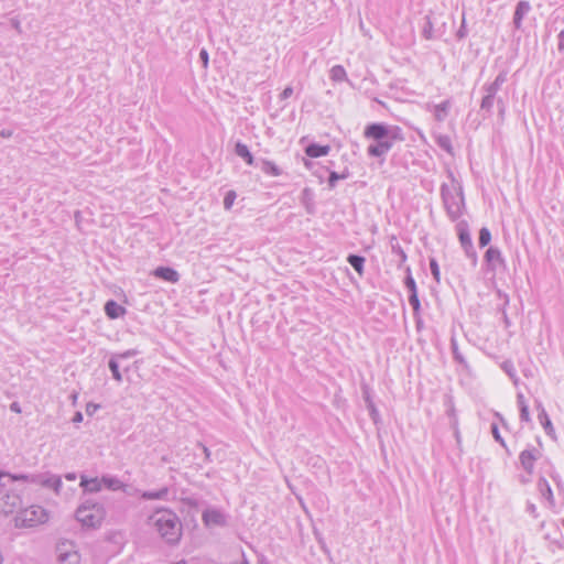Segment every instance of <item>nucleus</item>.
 Segmentation results:
<instances>
[{
    "label": "nucleus",
    "instance_id": "f257e3e1",
    "mask_svg": "<svg viewBox=\"0 0 564 564\" xmlns=\"http://www.w3.org/2000/svg\"><path fill=\"white\" fill-rule=\"evenodd\" d=\"M149 523L153 525L159 535L169 544H177L182 538L183 525L178 516L171 509L159 508L150 517Z\"/></svg>",
    "mask_w": 564,
    "mask_h": 564
},
{
    "label": "nucleus",
    "instance_id": "f03ea898",
    "mask_svg": "<svg viewBox=\"0 0 564 564\" xmlns=\"http://www.w3.org/2000/svg\"><path fill=\"white\" fill-rule=\"evenodd\" d=\"M449 177L451 183H443L441 186V196L447 216L455 221L462 216L465 202L460 183L455 180L452 173H449Z\"/></svg>",
    "mask_w": 564,
    "mask_h": 564
},
{
    "label": "nucleus",
    "instance_id": "7ed1b4c3",
    "mask_svg": "<svg viewBox=\"0 0 564 564\" xmlns=\"http://www.w3.org/2000/svg\"><path fill=\"white\" fill-rule=\"evenodd\" d=\"M75 517L85 528H99L106 517L104 505L91 498H85L78 506Z\"/></svg>",
    "mask_w": 564,
    "mask_h": 564
},
{
    "label": "nucleus",
    "instance_id": "20e7f679",
    "mask_svg": "<svg viewBox=\"0 0 564 564\" xmlns=\"http://www.w3.org/2000/svg\"><path fill=\"white\" fill-rule=\"evenodd\" d=\"M47 519L48 514L46 510L40 506H32L23 510L19 517V520L23 527H35L46 522Z\"/></svg>",
    "mask_w": 564,
    "mask_h": 564
},
{
    "label": "nucleus",
    "instance_id": "39448f33",
    "mask_svg": "<svg viewBox=\"0 0 564 564\" xmlns=\"http://www.w3.org/2000/svg\"><path fill=\"white\" fill-rule=\"evenodd\" d=\"M58 564H79L80 555L70 542H62L57 545Z\"/></svg>",
    "mask_w": 564,
    "mask_h": 564
},
{
    "label": "nucleus",
    "instance_id": "423d86ee",
    "mask_svg": "<svg viewBox=\"0 0 564 564\" xmlns=\"http://www.w3.org/2000/svg\"><path fill=\"white\" fill-rule=\"evenodd\" d=\"M365 137L375 141L394 140L395 137L388 126L383 123H371L366 127Z\"/></svg>",
    "mask_w": 564,
    "mask_h": 564
},
{
    "label": "nucleus",
    "instance_id": "0eeeda50",
    "mask_svg": "<svg viewBox=\"0 0 564 564\" xmlns=\"http://www.w3.org/2000/svg\"><path fill=\"white\" fill-rule=\"evenodd\" d=\"M202 520L207 528L227 525V516L221 510L215 508L204 510Z\"/></svg>",
    "mask_w": 564,
    "mask_h": 564
},
{
    "label": "nucleus",
    "instance_id": "6e6552de",
    "mask_svg": "<svg viewBox=\"0 0 564 564\" xmlns=\"http://www.w3.org/2000/svg\"><path fill=\"white\" fill-rule=\"evenodd\" d=\"M31 482L35 484V485H40L45 488L53 489L56 494L59 492V489L62 487L61 477H58L56 475H48V474L33 475L31 478Z\"/></svg>",
    "mask_w": 564,
    "mask_h": 564
},
{
    "label": "nucleus",
    "instance_id": "1a4fd4ad",
    "mask_svg": "<svg viewBox=\"0 0 564 564\" xmlns=\"http://www.w3.org/2000/svg\"><path fill=\"white\" fill-rule=\"evenodd\" d=\"M539 451L534 447L524 449L520 453L519 459L525 471L532 474L534 468V462L539 458Z\"/></svg>",
    "mask_w": 564,
    "mask_h": 564
},
{
    "label": "nucleus",
    "instance_id": "9d476101",
    "mask_svg": "<svg viewBox=\"0 0 564 564\" xmlns=\"http://www.w3.org/2000/svg\"><path fill=\"white\" fill-rule=\"evenodd\" d=\"M394 140L376 141L367 149L368 155L380 158L386 155L392 148Z\"/></svg>",
    "mask_w": 564,
    "mask_h": 564
},
{
    "label": "nucleus",
    "instance_id": "9b49d317",
    "mask_svg": "<svg viewBox=\"0 0 564 564\" xmlns=\"http://www.w3.org/2000/svg\"><path fill=\"white\" fill-rule=\"evenodd\" d=\"M536 410H538V420L540 424L542 425L545 433L551 436L552 438H555V430L553 427V424L541 402H536Z\"/></svg>",
    "mask_w": 564,
    "mask_h": 564
},
{
    "label": "nucleus",
    "instance_id": "f8f14e48",
    "mask_svg": "<svg viewBox=\"0 0 564 564\" xmlns=\"http://www.w3.org/2000/svg\"><path fill=\"white\" fill-rule=\"evenodd\" d=\"M507 82V72H500L494 82L485 84L482 90L485 95L496 97L501 86Z\"/></svg>",
    "mask_w": 564,
    "mask_h": 564
},
{
    "label": "nucleus",
    "instance_id": "ddd939ff",
    "mask_svg": "<svg viewBox=\"0 0 564 564\" xmlns=\"http://www.w3.org/2000/svg\"><path fill=\"white\" fill-rule=\"evenodd\" d=\"M531 11V4L527 0H521L517 3L513 14V25L517 30L522 26L523 18Z\"/></svg>",
    "mask_w": 564,
    "mask_h": 564
},
{
    "label": "nucleus",
    "instance_id": "4468645a",
    "mask_svg": "<svg viewBox=\"0 0 564 564\" xmlns=\"http://www.w3.org/2000/svg\"><path fill=\"white\" fill-rule=\"evenodd\" d=\"M170 488L169 487H162L158 490H144L140 492V498L143 500H163L169 501L170 500Z\"/></svg>",
    "mask_w": 564,
    "mask_h": 564
},
{
    "label": "nucleus",
    "instance_id": "2eb2a0df",
    "mask_svg": "<svg viewBox=\"0 0 564 564\" xmlns=\"http://www.w3.org/2000/svg\"><path fill=\"white\" fill-rule=\"evenodd\" d=\"M153 275L155 278L162 279V280L171 282V283H176L180 280L178 272L170 267H158L153 271Z\"/></svg>",
    "mask_w": 564,
    "mask_h": 564
},
{
    "label": "nucleus",
    "instance_id": "dca6fc26",
    "mask_svg": "<svg viewBox=\"0 0 564 564\" xmlns=\"http://www.w3.org/2000/svg\"><path fill=\"white\" fill-rule=\"evenodd\" d=\"M485 260L490 270H496V264H505L501 251L496 247H489L485 253Z\"/></svg>",
    "mask_w": 564,
    "mask_h": 564
},
{
    "label": "nucleus",
    "instance_id": "f3484780",
    "mask_svg": "<svg viewBox=\"0 0 564 564\" xmlns=\"http://www.w3.org/2000/svg\"><path fill=\"white\" fill-rule=\"evenodd\" d=\"M456 230H457L458 240H459L462 247L473 243L470 231H469V225L466 220H459L456 225Z\"/></svg>",
    "mask_w": 564,
    "mask_h": 564
},
{
    "label": "nucleus",
    "instance_id": "a211bd4d",
    "mask_svg": "<svg viewBox=\"0 0 564 564\" xmlns=\"http://www.w3.org/2000/svg\"><path fill=\"white\" fill-rule=\"evenodd\" d=\"M126 312L127 310L113 300H109L105 304V313L111 319L123 316Z\"/></svg>",
    "mask_w": 564,
    "mask_h": 564
},
{
    "label": "nucleus",
    "instance_id": "6ab92c4d",
    "mask_svg": "<svg viewBox=\"0 0 564 564\" xmlns=\"http://www.w3.org/2000/svg\"><path fill=\"white\" fill-rule=\"evenodd\" d=\"M80 486L83 487L85 492H98L101 490L102 480L99 478H87L85 476H82Z\"/></svg>",
    "mask_w": 564,
    "mask_h": 564
},
{
    "label": "nucleus",
    "instance_id": "aec40b11",
    "mask_svg": "<svg viewBox=\"0 0 564 564\" xmlns=\"http://www.w3.org/2000/svg\"><path fill=\"white\" fill-rule=\"evenodd\" d=\"M330 151L329 145H321L317 143H311L305 148V153L310 158H319L327 155Z\"/></svg>",
    "mask_w": 564,
    "mask_h": 564
},
{
    "label": "nucleus",
    "instance_id": "412c9836",
    "mask_svg": "<svg viewBox=\"0 0 564 564\" xmlns=\"http://www.w3.org/2000/svg\"><path fill=\"white\" fill-rule=\"evenodd\" d=\"M2 499L4 500L3 511L6 513L13 512L21 505V499L15 494H7Z\"/></svg>",
    "mask_w": 564,
    "mask_h": 564
},
{
    "label": "nucleus",
    "instance_id": "4be33fe9",
    "mask_svg": "<svg viewBox=\"0 0 564 564\" xmlns=\"http://www.w3.org/2000/svg\"><path fill=\"white\" fill-rule=\"evenodd\" d=\"M449 108H451V101L448 99L444 100L443 102H441L438 105H434L433 112H434L435 120H437L438 122L444 121L446 119V117L448 116Z\"/></svg>",
    "mask_w": 564,
    "mask_h": 564
},
{
    "label": "nucleus",
    "instance_id": "5701e85b",
    "mask_svg": "<svg viewBox=\"0 0 564 564\" xmlns=\"http://www.w3.org/2000/svg\"><path fill=\"white\" fill-rule=\"evenodd\" d=\"M261 171L271 176H280L282 174V170L272 161L261 159L259 161Z\"/></svg>",
    "mask_w": 564,
    "mask_h": 564
},
{
    "label": "nucleus",
    "instance_id": "b1692460",
    "mask_svg": "<svg viewBox=\"0 0 564 564\" xmlns=\"http://www.w3.org/2000/svg\"><path fill=\"white\" fill-rule=\"evenodd\" d=\"M235 153L241 159H243L248 165L254 164V158L249 151V148L245 143L237 142L235 145Z\"/></svg>",
    "mask_w": 564,
    "mask_h": 564
},
{
    "label": "nucleus",
    "instance_id": "393cba45",
    "mask_svg": "<svg viewBox=\"0 0 564 564\" xmlns=\"http://www.w3.org/2000/svg\"><path fill=\"white\" fill-rule=\"evenodd\" d=\"M538 489L543 498H545L551 503H554L553 491L551 489L550 484L544 477L539 478L538 480Z\"/></svg>",
    "mask_w": 564,
    "mask_h": 564
},
{
    "label": "nucleus",
    "instance_id": "a878e982",
    "mask_svg": "<svg viewBox=\"0 0 564 564\" xmlns=\"http://www.w3.org/2000/svg\"><path fill=\"white\" fill-rule=\"evenodd\" d=\"M366 259L359 254H349L347 257V262L356 270L359 275L364 274V265Z\"/></svg>",
    "mask_w": 564,
    "mask_h": 564
},
{
    "label": "nucleus",
    "instance_id": "bb28decb",
    "mask_svg": "<svg viewBox=\"0 0 564 564\" xmlns=\"http://www.w3.org/2000/svg\"><path fill=\"white\" fill-rule=\"evenodd\" d=\"M495 100L496 97H491L484 94V97L480 102V111L485 113V117H490L492 115Z\"/></svg>",
    "mask_w": 564,
    "mask_h": 564
},
{
    "label": "nucleus",
    "instance_id": "cd10ccee",
    "mask_svg": "<svg viewBox=\"0 0 564 564\" xmlns=\"http://www.w3.org/2000/svg\"><path fill=\"white\" fill-rule=\"evenodd\" d=\"M436 144L449 154H453L452 140L446 134H440L436 138Z\"/></svg>",
    "mask_w": 564,
    "mask_h": 564
},
{
    "label": "nucleus",
    "instance_id": "c85d7f7f",
    "mask_svg": "<svg viewBox=\"0 0 564 564\" xmlns=\"http://www.w3.org/2000/svg\"><path fill=\"white\" fill-rule=\"evenodd\" d=\"M350 175L349 171L346 169L343 173H337L332 171L328 177V186L329 188H334L336 186V182L339 180H346Z\"/></svg>",
    "mask_w": 564,
    "mask_h": 564
},
{
    "label": "nucleus",
    "instance_id": "c756f323",
    "mask_svg": "<svg viewBox=\"0 0 564 564\" xmlns=\"http://www.w3.org/2000/svg\"><path fill=\"white\" fill-rule=\"evenodd\" d=\"M118 360L115 356H112L108 362V366H109V369L112 373V377L116 381L118 382H121L122 381V375L119 370V364H118Z\"/></svg>",
    "mask_w": 564,
    "mask_h": 564
},
{
    "label": "nucleus",
    "instance_id": "7c9ffc66",
    "mask_svg": "<svg viewBox=\"0 0 564 564\" xmlns=\"http://www.w3.org/2000/svg\"><path fill=\"white\" fill-rule=\"evenodd\" d=\"M451 349H452V352H453V356H454V359L460 364V365H464L466 366L467 362H466V359L464 358V356L462 355V352L459 351L458 349V345H457V340L455 337H452L451 338Z\"/></svg>",
    "mask_w": 564,
    "mask_h": 564
},
{
    "label": "nucleus",
    "instance_id": "2f4dec72",
    "mask_svg": "<svg viewBox=\"0 0 564 564\" xmlns=\"http://www.w3.org/2000/svg\"><path fill=\"white\" fill-rule=\"evenodd\" d=\"M102 485H105L110 490H119L123 487V484L115 477H102Z\"/></svg>",
    "mask_w": 564,
    "mask_h": 564
},
{
    "label": "nucleus",
    "instance_id": "473e14b6",
    "mask_svg": "<svg viewBox=\"0 0 564 564\" xmlns=\"http://www.w3.org/2000/svg\"><path fill=\"white\" fill-rule=\"evenodd\" d=\"M330 78L335 82H343L346 78V70L341 65H335L330 69Z\"/></svg>",
    "mask_w": 564,
    "mask_h": 564
},
{
    "label": "nucleus",
    "instance_id": "72a5a7b5",
    "mask_svg": "<svg viewBox=\"0 0 564 564\" xmlns=\"http://www.w3.org/2000/svg\"><path fill=\"white\" fill-rule=\"evenodd\" d=\"M490 241H491L490 230L487 227H482L479 230V238H478L479 247L484 248V247L488 246L490 243Z\"/></svg>",
    "mask_w": 564,
    "mask_h": 564
},
{
    "label": "nucleus",
    "instance_id": "f704fd0d",
    "mask_svg": "<svg viewBox=\"0 0 564 564\" xmlns=\"http://www.w3.org/2000/svg\"><path fill=\"white\" fill-rule=\"evenodd\" d=\"M462 248H463L466 257L470 260L471 264L474 267H476L477 262H478V256H477V252H476V250L474 248V245L473 243L471 245H467V246L462 247Z\"/></svg>",
    "mask_w": 564,
    "mask_h": 564
},
{
    "label": "nucleus",
    "instance_id": "c9c22d12",
    "mask_svg": "<svg viewBox=\"0 0 564 564\" xmlns=\"http://www.w3.org/2000/svg\"><path fill=\"white\" fill-rule=\"evenodd\" d=\"M405 271H406V276L404 280V284H405L406 289L410 291V294L417 293L416 283L411 274V269L408 267Z\"/></svg>",
    "mask_w": 564,
    "mask_h": 564
},
{
    "label": "nucleus",
    "instance_id": "e433bc0d",
    "mask_svg": "<svg viewBox=\"0 0 564 564\" xmlns=\"http://www.w3.org/2000/svg\"><path fill=\"white\" fill-rule=\"evenodd\" d=\"M409 303L413 308L414 316H417L421 308V303L417 296V293H412L409 295Z\"/></svg>",
    "mask_w": 564,
    "mask_h": 564
},
{
    "label": "nucleus",
    "instance_id": "4c0bfd02",
    "mask_svg": "<svg viewBox=\"0 0 564 564\" xmlns=\"http://www.w3.org/2000/svg\"><path fill=\"white\" fill-rule=\"evenodd\" d=\"M237 195L235 191H228L224 198V207L225 209H230L234 205Z\"/></svg>",
    "mask_w": 564,
    "mask_h": 564
},
{
    "label": "nucleus",
    "instance_id": "58836bf2",
    "mask_svg": "<svg viewBox=\"0 0 564 564\" xmlns=\"http://www.w3.org/2000/svg\"><path fill=\"white\" fill-rule=\"evenodd\" d=\"M502 369L506 371V373L513 379L514 383H517L518 381V378H517V375H516V369L512 365V362L510 361H505L502 364Z\"/></svg>",
    "mask_w": 564,
    "mask_h": 564
},
{
    "label": "nucleus",
    "instance_id": "ea45409f",
    "mask_svg": "<svg viewBox=\"0 0 564 564\" xmlns=\"http://www.w3.org/2000/svg\"><path fill=\"white\" fill-rule=\"evenodd\" d=\"M430 269L435 281L440 282V268L437 261L434 258L430 259Z\"/></svg>",
    "mask_w": 564,
    "mask_h": 564
},
{
    "label": "nucleus",
    "instance_id": "a19ab883",
    "mask_svg": "<svg viewBox=\"0 0 564 564\" xmlns=\"http://www.w3.org/2000/svg\"><path fill=\"white\" fill-rule=\"evenodd\" d=\"M140 351L138 349H128L123 352H120V354H116L113 355L117 359H128V358H132L137 355H139Z\"/></svg>",
    "mask_w": 564,
    "mask_h": 564
},
{
    "label": "nucleus",
    "instance_id": "79ce46f5",
    "mask_svg": "<svg viewBox=\"0 0 564 564\" xmlns=\"http://www.w3.org/2000/svg\"><path fill=\"white\" fill-rule=\"evenodd\" d=\"M491 433L494 438L503 447H506L505 440L501 437L498 425L496 423L491 424Z\"/></svg>",
    "mask_w": 564,
    "mask_h": 564
},
{
    "label": "nucleus",
    "instance_id": "37998d69",
    "mask_svg": "<svg viewBox=\"0 0 564 564\" xmlns=\"http://www.w3.org/2000/svg\"><path fill=\"white\" fill-rule=\"evenodd\" d=\"M520 410V421L521 422H525V423H530L531 422V416H530V412H529V405H524L522 406Z\"/></svg>",
    "mask_w": 564,
    "mask_h": 564
},
{
    "label": "nucleus",
    "instance_id": "c03bdc74",
    "mask_svg": "<svg viewBox=\"0 0 564 564\" xmlns=\"http://www.w3.org/2000/svg\"><path fill=\"white\" fill-rule=\"evenodd\" d=\"M392 251L394 253H397L398 257L400 258L399 265L403 264L406 261V254H405V252L403 251V249L399 245L392 246Z\"/></svg>",
    "mask_w": 564,
    "mask_h": 564
},
{
    "label": "nucleus",
    "instance_id": "a18cd8bd",
    "mask_svg": "<svg viewBox=\"0 0 564 564\" xmlns=\"http://www.w3.org/2000/svg\"><path fill=\"white\" fill-rule=\"evenodd\" d=\"M199 59L203 64V67L206 69L208 67V62H209V55H208L207 50H205V48L200 50Z\"/></svg>",
    "mask_w": 564,
    "mask_h": 564
},
{
    "label": "nucleus",
    "instance_id": "49530a36",
    "mask_svg": "<svg viewBox=\"0 0 564 564\" xmlns=\"http://www.w3.org/2000/svg\"><path fill=\"white\" fill-rule=\"evenodd\" d=\"M367 408H368V410H369V412H370V415H371L372 420H373L375 422H377V419H378V416H379V413H378V410H377L376 405L373 404V402H372V401H369V404H368V406H367Z\"/></svg>",
    "mask_w": 564,
    "mask_h": 564
},
{
    "label": "nucleus",
    "instance_id": "de8ad7c7",
    "mask_svg": "<svg viewBox=\"0 0 564 564\" xmlns=\"http://www.w3.org/2000/svg\"><path fill=\"white\" fill-rule=\"evenodd\" d=\"M466 35H467V29H466L465 18H463L462 25H460V28L458 29V31H457V33H456V36H457V39L462 40V39H464Z\"/></svg>",
    "mask_w": 564,
    "mask_h": 564
},
{
    "label": "nucleus",
    "instance_id": "09e8293b",
    "mask_svg": "<svg viewBox=\"0 0 564 564\" xmlns=\"http://www.w3.org/2000/svg\"><path fill=\"white\" fill-rule=\"evenodd\" d=\"M32 476L33 475H11L10 474V476H7V477L10 478L11 480H23V481L31 482Z\"/></svg>",
    "mask_w": 564,
    "mask_h": 564
},
{
    "label": "nucleus",
    "instance_id": "8fccbe9b",
    "mask_svg": "<svg viewBox=\"0 0 564 564\" xmlns=\"http://www.w3.org/2000/svg\"><path fill=\"white\" fill-rule=\"evenodd\" d=\"M293 94V88L291 86H288L283 89V91L280 94V99L285 100L289 97H291Z\"/></svg>",
    "mask_w": 564,
    "mask_h": 564
},
{
    "label": "nucleus",
    "instance_id": "3c124183",
    "mask_svg": "<svg viewBox=\"0 0 564 564\" xmlns=\"http://www.w3.org/2000/svg\"><path fill=\"white\" fill-rule=\"evenodd\" d=\"M197 446L202 448L203 453H204V456H205V462H210V451L207 446H205L203 443H197Z\"/></svg>",
    "mask_w": 564,
    "mask_h": 564
},
{
    "label": "nucleus",
    "instance_id": "603ef678",
    "mask_svg": "<svg viewBox=\"0 0 564 564\" xmlns=\"http://www.w3.org/2000/svg\"><path fill=\"white\" fill-rule=\"evenodd\" d=\"M99 405L98 404H95V403H88L86 405V413L88 415H93L97 410H98Z\"/></svg>",
    "mask_w": 564,
    "mask_h": 564
},
{
    "label": "nucleus",
    "instance_id": "864d4df0",
    "mask_svg": "<svg viewBox=\"0 0 564 564\" xmlns=\"http://www.w3.org/2000/svg\"><path fill=\"white\" fill-rule=\"evenodd\" d=\"M496 101H497V106L499 108V113L501 116H503V113L506 111V104H505V101L502 100L501 97H498Z\"/></svg>",
    "mask_w": 564,
    "mask_h": 564
},
{
    "label": "nucleus",
    "instance_id": "5fc2aeb1",
    "mask_svg": "<svg viewBox=\"0 0 564 564\" xmlns=\"http://www.w3.org/2000/svg\"><path fill=\"white\" fill-rule=\"evenodd\" d=\"M423 34H424L425 39L432 37V24L430 21H427V25L424 28Z\"/></svg>",
    "mask_w": 564,
    "mask_h": 564
},
{
    "label": "nucleus",
    "instance_id": "6e6d98bb",
    "mask_svg": "<svg viewBox=\"0 0 564 564\" xmlns=\"http://www.w3.org/2000/svg\"><path fill=\"white\" fill-rule=\"evenodd\" d=\"M517 403H518L519 409H521L524 405H528L527 401L524 399V395L522 393H518V395H517Z\"/></svg>",
    "mask_w": 564,
    "mask_h": 564
},
{
    "label": "nucleus",
    "instance_id": "4d7b16f0",
    "mask_svg": "<svg viewBox=\"0 0 564 564\" xmlns=\"http://www.w3.org/2000/svg\"><path fill=\"white\" fill-rule=\"evenodd\" d=\"M558 50H564V31L558 34Z\"/></svg>",
    "mask_w": 564,
    "mask_h": 564
},
{
    "label": "nucleus",
    "instance_id": "13d9d810",
    "mask_svg": "<svg viewBox=\"0 0 564 564\" xmlns=\"http://www.w3.org/2000/svg\"><path fill=\"white\" fill-rule=\"evenodd\" d=\"M83 421V414L82 412H76L74 417H73V422L74 423H80Z\"/></svg>",
    "mask_w": 564,
    "mask_h": 564
},
{
    "label": "nucleus",
    "instance_id": "bf43d9fd",
    "mask_svg": "<svg viewBox=\"0 0 564 564\" xmlns=\"http://www.w3.org/2000/svg\"><path fill=\"white\" fill-rule=\"evenodd\" d=\"M0 135L2 138H10L12 135V131L3 129L1 130Z\"/></svg>",
    "mask_w": 564,
    "mask_h": 564
},
{
    "label": "nucleus",
    "instance_id": "052dcab7",
    "mask_svg": "<svg viewBox=\"0 0 564 564\" xmlns=\"http://www.w3.org/2000/svg\"><path fill=\"white\" fill-rule=\"evenodd\" d=\"M12 25H13V28H14L18 32H21V25H20L19 20L13 19V20H12Z\"/></svg>",
    "mask_w": 564,
    "mask_h": 564
},
{
    "label": "nucleus",
    "instance_id": "680f3d73",
    "mask_svg": "<svg viewBox=\"0 0 564 564\" xmlns=\"http://www.w3.org/2000/svg\"><path fill=\"white\" fill-rule=\"evenodd\" d=\"M241 555H242L241 561L232 562V563H230V564H249V562H248V561H247V558L245 557V553H243V552L241 553Z\"/></svg>",
    "mask_w": 564,
    "mask_h": 564
},
{
    "label": "nucleus",
    "instance_id": "e2e57ef3",
    "mask_svg": "<svg viewBox=\"0 0 564 564\" xmlns=\"http://www.w3.org/2000/svg\"><path fill=\"white\" fill-rule=\"evenodd\" d=\"M11 410L19 413L20 412V406L17 402H13L11 405H10Z\"/></svg>",
    "mask_w": 564,
    "mask_h": 564
},
{
    "label": "nucleus",
    "instance_id": "0e129e2a",
    "mask_svg": "<svg viewBox=\"0 0 564 564\" xmlns=\"http://www.w3.org/2000/svg\"><path fill=\"white\" fill-rule=\"evenodd\" d=\"M365 401H366L367 405L369 404V401H371L370 395L368 394V392H365Z\"/></svg>",
    "mask_w": 564,
    "mask_h": 564
},
{
    "label": "nucleus",
    "instance_id": "69168bd1",
    "mask_svg": "<svg viewBox=\"0 0 564 564\" xmlns=\"http://www.w3.org/2000/svg\"><path fill=\"white\" fill-rule=\"evenodd\" d=\"M415 317H416V326H417V328H420V326H422V321H421V318L419 317V315H417V316H415Z\"/></svg>",
    "mask_w": 564,
    "mask_h": 564
},
{
    "label": "nucleus",
    "instance_id": "338daca9",
    "mask_svg": "<svg viewBox=\"0 0 564 564\" xmlns=\"http://www.w3.org/2000/svg\"><path fill=\"white\" fill-rule=\"evenodd\" d=\"M496 416H498L499 420L502 422V424H505V420L502 419V416L499 413H496Z\"/></svg>",
    "mask_w": 564,
    "mask_h": 564
},
{
    "label": "nucleus",
    "instance_id": "774afa93",
    "mask_svg": "<svg viewBox=\"0 0 564 564\" xmlns=\"http://www.w3.org/2000/svg\"><path fill=\"white\" fill-rule=\"evenodd\" d=\"M174 564H186V562L182 560V561H178V562H176Z\"/></svg>",
    "mask_w": 564,
    "mask_h": 564
}]
</instances>
